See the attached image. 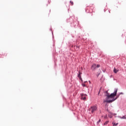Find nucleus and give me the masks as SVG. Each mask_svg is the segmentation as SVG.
I'll use <instances>...</instances> for the list:
<instances>
[{
  "label": "nucleus",
  "instance_id": "cd10ccee",
  "mask_svg": "<svg viewBox=\"0 0 126 126\" xmlns=\"http://www.w3.org/2000/svg\"><path fill=\"white\" fill-rule=\"evenodd\" d=\"M89 82H90V81H89Z\"/></svg>",
  "mask_w": 126,
  "mask_h": 126
},
{
  "label": "nucleus",
  "instance_id": "20e7f679",
  "mask_svg": "<svg viewBox=\"0 0 126 126\" xmlns=\"http://www.w3.org/2000/svg\"><path fill=\"white\" fill-rule=\"evenodd\" d=\"M100 66H101V65H100V64L97 65V64L94 63L91 66V68L93 70H95L96 69V68H99V67H100Z\"/></svg>",
  "mask_w": 126,
  "mask_h": 126
},
{
  "label": "nucleus",
  "instance_id": "b1692460",
  "mask_svg": "<svg viewBox=\"0 0 126 126\" xmlns=\"http://www.w3.org/2000/svg\"><path fill=\"white\" fill-rule=\"evenodd\" d=\"M76 48H79V47L78 46H76Z\"/></svg>",
  "mask_w": 126,
  "mask_h": 126
},
{
  "label": "nucleus",
  "instance_id": "c85d7f7f",
  "mask_svg": "<svg viewBox=\"0 0 126 126\" xmlns=\"http://www.w3.org/2000/svg\"><path fill=\"white\" fill-rule=\"evenodd\" d=\"M0 58H1V56H0Z\"/></svg>",
  "mask_w": 126,
  "mask_h": 126
},
{
  "label": "nucleus",
  "instance_id": "a211bd4d",
  "mask_svg": "<svg viewBox=\"0 0 126 126\" xmlns=\"http://www.w3.org/2000/svg\"><path fill=\"white\" fill-rule=\"evenodd\" d=\"M79 79L80 80H81V81H82V82H83V80H82V77L79 78Z\"/></svg>",
  "mask_w": 126,
  "mask_h": 126
},
{
  "label": "nucleus",
  "instance_id": "2eb2a0df",
  "mask_svg": "<svg viewBox=\"0 0 126 126\" xmlns=\"http://www.w3.org/2000/svg\"><path fill=\"white\" fill-rule=\"evenodd\" d=\"M69 2H70V3H71V4L72 5H73V1H71V0H70Z\"/></svg>",
  "mask_w": 126,
  "mask_h": 126
},
{
  "label": "nucleus",
  "instance_id": "5701e85b",
  "mask_svg": "<svg viewBox=\"0 0 126 126\" xmlns=\"http://www.w3.org/2000/svg\"><path fill=\"white\" fill-rule=\"evenodd\" d=\"M84 96H87V94H84Z\"/></svg>",
  "mask_w": 126,
  "mask_h": 126
},
{
  "label": "nucleus",
  "instance_id": "6ab92c4d",
  "mask_svg": "<svg viewBox=\"0 0 126 126\" xmlns=\"http://www.w3.org/2000/svg\"><path fill=\"white\" fill-rule=\"evenodd\" d=\"M80 95H81V98H82V97H83L84 96V94L82 93V94H80Z\"/></svg>",
  "mask_w": 126,
  "mask_h": 126
},
{
  "label": "nucleus",
  "instance_id": "6e6552de",
  "mask_svg": "<svg viewBox=\"0 0 126 126\" xmlns=\"http://www.w3.org/2000/svg\"><path fill=\"white\" fill-rule=\"evenodd\" d=\"M118 71H119V70H117L116 69V68H114L113 72H114V73H117V72H118Z\"/></svg>",
  "mask_w": 126,
  "mask_h": 126
},
{
  "label": "nucleus",
  "instance_id": "aec40b11",
  "mask_svg": "<svg viewBox=\"0 0 126 126\" xmlns=\"http://www.w3.org/2000/svg\"><path fill=\"white\" fill-rule=\"evenodd\" d=\"M103 72H106V70H102Z\"/></svg>",
  "mask_w": 126,
  "mask_h": 126
},
{
  "label": "nucleus",
  "instance_id": "4468645a",
  "mask_svg": "<svg viewBox=\"0 0 126 126\" xmlns=\"http://www.w3.org/2000/svg\"><path fill=\"white\" fill-rule=\"evenodd\" d=\"M86 96L81 97L82 100H86Z\"/></svg>",
  "mask_w": 126,
  "mask_h": 126
},
{
  "label": "nucleus",
  "instance_id": "c756f323",
  "mask_svg": "<svg viewBox=\"0 0 126 126\" xmlns=\"http://www.w3.org/2000/svg\"><path fill=\"white\" fill-rule=\"evenodd\" d=\"M116 115V114H114V115Z\"/></svg>",
  "mask_w": 126,
  "mask_h": 126
},
{
  "label": "nucleus",
  "instance_id": "9d476101",
  "mask_svg": "<svg viewBox=\"0 0 126 126\" xmlns=\"http://www.w3.org/2000/svg\"><path fill=\"white\" fill-rule=\"evenodd\" d=\"M108 124H109V121H106V122L104 123L103 125H104V126H107V125H108Z\"/></svg>",
  "mask_w": 126,
  "mask_h": 126
},
{
  "label": "nucleus",
  "instance_id": "9b49d317",
  "mask_svg": "<svg viewBox=\"0 0 126 126\" xmlns=\"http://www.w3.org/2000/svg\"><path fill=\"white\" fill-rule=\"evenodd\" d=\"M125 119H126V115H124V116H122L121 118L122 120Z\"/></svg>",
  "mask_w": 126,
  "mask_h": 126
},
{
  "label": "nucleus",
  "instance_id": "412c9836",
  "mask_svg": "<svg viewBox=\"0 0 126 126\" xmlns=\"http://www.w3.org/2000/svg\"><path fill=\"white\" fill-rule=\"evenodd\" d=\"M106 118H107V115H106L104 116V119H106Z\"/></svg>",
  "mask_w": 126,
  "mask_h": 126
},
{
  "label": "nucleus",
  "instance_id": "7ed1b4c3",
  "mask_svg": "<svg viewBox=\"0 0 126 126\" xmlns=\"http://www.w3.org/2000/svg\"><path fill=\"white\" fill-rule=\"evenodd\" d=\"M96 110H97V106H91V108H90L89 109V112H90V111H91V113L92 114L94 113V112L95 111H96Z\"/></svg>",
  "mask_w": 126,
  "mask_h": 126
},
{
  "label": "nucleus",
  "instance_id": "dca6fc26",
  "mask_svg": "<svg viewBox=\"0 0 126 126\" xmlns=\"http://www.w3.org/2000/svg\"><path fill=\"white\" fill-rule=\"evenodd\" d=\"M50 30V31H52V35H53V36H54V32H53V31H52V27H51Z\"/></svg>",
  "mask_w": 126,
  "mask_h": 126
},
{
  "label": "nucleus",
  "instance_id": "39448f33",
  "mask_svg": "<svg viewBox=\"0 0 126 126\" xmlns=\"http://www.w3.org/2000/svg\"><path fill=\"white\" fill-rule=\"evenodd\" d=\"M81 74H82V72H81L80 71V70H79L78 71V75H77V77H78V78H81Z\"/></svg>",
  "mask_w": 126,
  "mask_h": 126
},
{
  "label": "nucleus",
  "instance_id": "f3484780",
  "mask_svg": "<svg viewBox=\"0 0 126 126\" xmlns=\"http://www.w3.org/2000/svg\"><path fill=\"white\" fill-rule=\"evenodd\" d=\"M82 86H83V87H86V85H85V84H82Z\"/></svg>",
  "mask_w": 126,
  "mask_h": 126
},
{
  "label": "nucleus",
  "instance_id": "423d86ee",
  "mask_svg": "<svg viewBox=\"0 0 126 126\" xmlns=\"http://www.w3.org/2000/svg\"><path fill=\"white\" fill-rule=\"evenodd\" d=\"M89 8H90V6H88L86 8V12H87V13L90 12V10H89Z\"/></svg>",
  "mask_w": 126,
  "mask_h": 126
},
{
  "label": "nucleus",
  "instance_id": "0eeeda50",
  "mask_svg": "<svg viewBox=\"0 0 126 126\" xmlns=\"http://www.w3.org/2000/svg\"><path fill=\"white\" fill-rule=\"evenodd\" d=\"M109 114H108V117L110 119H112L113 118V113L112 112H109Z\"/></svg>",
  "mask_w": 126,
  "mask_h": 126
},
{
  "label": "nucleus",
  "instance_id": "ddd939ff",
  "mask_svg": "<svg viewBox=\"0 0 126 126\" xmlns=\"http://www.w3.org/2000/svg\"><path fill=\"white\" fill-rule=\"evenodd\" d=\"M124 94L123 92L119 93L118 94L119 95V96H120V95H124Z\"/></svg>",
  "mask_w": 126,
  "mask_h": 126
},
{
  "label": "nucleus",
  "instance_id": "f257e3e1",
  "mask_svg": "<svg viewBox=\"0 0 126 126\" xmlns=\"http://www.w3.org/2000/svg\"><path fill=\"white\" fill-rule=\"evenodd\" d=\"M118 93V88L114 89V92L110 94V93H108V91L105 92L106 100H109V99H112L117 96V93Z\"/></svg>",
  "mask_w": 126,
  "mask_h": 126
},
{
  "label": "nucleus",
  "instance_id": "4be33fe9",
  "mask_svg": "<svg viewBox=\"0 0 126 126\" xmlns=\"http://www.w3.org/2000/svg\"><path fill=\"white\" fill-rule=\"evenodd\" d=\"M118 118H119L120 119H122V117L121 116H118Z\"/></svg>",
  "mask_w": 126,
  "mask_h": 126
},
{
  "label": "nucleus",
  "instance_id": "f03ea898",
  "mask_svg": "<svg viewBox=\"0 0 126 126\" xmlns=\"http://www.w3.org/2000/svg\"><path fill=\"white\" fill-rule=\"evenodd\" d=\"M116 97H113L112 98V99H109V100H105L104 102H106L107 104H110V103H113L114 101H116V100L118 98L120 97V94H116Z\"/></svg>",
  "mask_w": 126,
  "mask_h": 126
},
{
  "label": "nucleus",
  "instance_id": "bb28decb",
  "mask_svg": "<svg viewBox=\"0 0 126 126\" xmlns=\"http://www.w3.org/2000/svg\"><path fill=\"white\" fill-rule=\"evenodd\" d=\"M99 93H100V90H99V93H98V94H99Z\"/></svg>",
  "mask_w": 126,
  "mask_h": 126
},
{
  "label": "nucleus",
  "instance_id": "f8f14e48",
  "mask_svg": "<svg viewBox=\"0 0 126 126\" xmlns=\"http://www.w3.org/2000/svg\"><path fill=\"white\" fill-rule=\"evenodd\" d=\"M101 122V119H99V120L96 122L97 125H99V123Z\"/></svg>",
  "mask_w": 126,
  "mask_h": 126
},
{
  "label": "nucleus",
  "instance_id": "1a4fd4ad",
  "mask_svg": "<svg viewBox=\"0 0 126 126\" xmlns=\"http://www.w3.org/2000/svg\"><path fill=\"white\" fill-rule=\"evenodd\" d=\"M112 125H113V126H118V125H119V123H116L113 122Z\"/></svg>",
  "mask_w": 126,
  "mask_h": 126
},
{
  "label": "nucleus",
  "instance_id": "393cba45",
  "mask_svg": "<svg viewBox=\"0 0 126 126\" xmlns=\"http://www.w3.org/2000/svg\"><path fill=\"white\" fill-rule=\"evenodd\" d=\"M104 12L106 11V10L105 9H104Z\"/></svg>",
  "mask_w": 126,
  "mask_h": 126
},
{
  "label": "nucleus",
  "instance_id": "a878e982",
  "mask_svg": "<svg viewBox=\"0 0 126 126\" xmlns=\"http://www.w3.org/2000/svg\"><path fill=\"white\" fill-rule=\"evenodd\" d=\"M84 83H86V81H85V82H84Z\"/></svg>",
  "mask_w": 126,
  "mask_h": 126
}]
</instances>
